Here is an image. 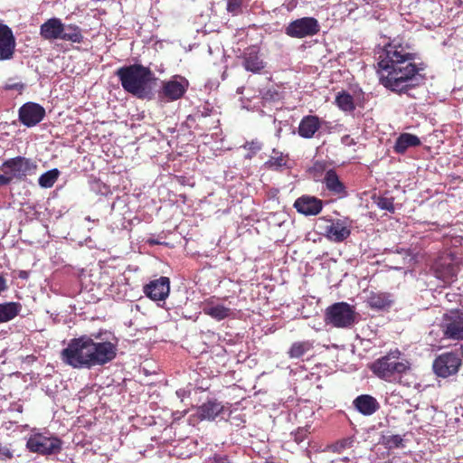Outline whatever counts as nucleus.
I'll list each match as a JSON object with an SVG mask.
<instances>
[{"label":"nucleus","mask_w":463,"mask_h":463,"mask_svg":"<svg viewBox=\"0 0 463 463\" xmlns=\"http://www.w3.org/2000/svg\"><path fill=\"white\" fill-rule=\"evenodd\" d=\"M378 66L381 83L394 92H406L421 78L414 63V54L395 40L385 46Z\"/></svg>","instance_id":"1"},{"label":"nucleus","mask_w":463,"mask_h":463,"mask_svg":"<svg viewBox=\"0 0 463 463\" xmlns=\"http://www.w3.org/2000/svg\"><path fill=\"white\" fill-rule=\"evenodd\" d=\"M117 345L109 341L95 342L90 336L73 338L61 353L62 362L73 368L90 369L112 361Z\"/></svg>","instance_id":"2"},{"label":"nucleus","mask_w":463,"mask_h":463,"mask_svg":"<svg viewBox=\"0 0 463 463\" xmlns=\"http://www.w3.org/2000/svg\"><path fill=\"white\" fill-rule=\"evenodd\" d=\"M371 370L379 378L387 382H401L411 372V364L398 349L390 351L371 364Z\"/></svg>","instance_id":"3"},{"label":"nucleus","mask_w":463,"mask_h":463,"mask_svg":"<svg viewBox=\"0 0 463 463\" xmlns=\"http://www.w3.org/2000/svg\"><path fill=\"white\" fill-rule=\"evenodd\" d=\"M123 89L138 98H145L149 93L152 80L151 71L140 64L123 66L116 71Z\"/></svg>","instance_id":"4"},{"label":"nucleus","mask_w":463,"mask_h":463,"mask_svg":"<svg viewBox=\"0 0 463 463\" xmlns=\"http://www.w3.org/2000/svg\"><path fill=\"white\" fill-rule=\"evenodd\" d=\"M357 317L354 307L345 302L335 303L326 312V323L338 328L351 327L357 322Z\"/></svg>","instance_id":"5"},{"label":"nucleus","mask_w":463,"mask_h":463,"mask_svg":"<svg viewBox=\"0 0 463 463\" xmlns=\"http://www.w3.org/2000/svg\"><path fill=\"white\" fill-rule=\"evenodd\" d=\"M61 445V440L54 435L40 432L33 433L26 442L29 451L43 456L60 453Z\"/></svg>","instance_id":"6"},{"label":"nucleus","mask_w":463,"mask_h":463,"mask_svg":"<svg viewBox=\"0 0 463 463\" xmlns=\"http://www.w3.org/2000/svg\"><path fill=\"white\" fill-rule=\"evenodd\" d=\"M38 168L37 163L24 156H16L5 160L0 166V169H5L12 182L15 180H24L27 175L36 174Z\"/></svg>","instance_id":"7"},{"label":"nucleus","mask_w":463,"mask_h":463,"mask_svg":"<svg viewBox=\"0 0 463 463\" xmlns=\"http://www.w3.org/2000/svg\"><path fill=\"white\" fill-rule=\"evenodd\" d=\"M320 30L318 21L314 17H302L290 22L285 28L287 35L292 38H305L316 35Z\"/></svg>","instance_id":"8"},{"label":"nucleus","mask_w":463,"mask_h":463,"mask_svg":"<svg viewBox=\"0 0 463 463\" xmlns=\"http://www.w3.org/2000/svg\"><path fill=\"white\" fill-rule=\"evenodd\" d=\"M189 86L188 80L179 75L172 77L169 80L162 82L158 96L161 99L170 102L181 99Z\"/></svg>","instance_id":"9"},{"label":"nucleus","mask_w":463,"mask_h":463,"mask_svg":"<svg viewBox=\"0 0 463 463\" xmlns=\"http://www.w3.org/2000/svg\"><path fill=\"white\" fill-rule=\"evenodd\" d=\"M460 358L457 354L446 353L439 355L433 363V370L438 376L448 377L458 372Z\"/></svg>","instance_id":"10"},{"label":"nucleus","mask_w":463,"mask_h":463,"mask_svg":"<svg viewBox=\"0 0 463 463\" xmlns=\"http://www.w3.org/2000/svg\"><path fill=\"white\" fill-rule=\"evenodd\" d=\"M45 116L44 109L33 102L24 104L19 109V119L24 126L31 128L40 123Z\"/></svg>","instance_id":"11"},{"label":"nucleus","mask_w":463,"mask_h":463,"mask_svg":"<svg viewBox=\"0 0 463 463\" xmlns=\"http://www.w3.org/2000/svg\"><path fill=\"white\" fill-rule=\"evenodd\" d=\"M170 292V280L167 277H160L150 281L144 287V293L154 301H164Z\"/></svg>","instance_id":"12"},{"label":"nucleus","mask_w":463,"mask_h":463,"mask_svg":"<svg viewBox=\"0 0 463 463\" xmlns=\"http://www.w3.org/2000/svg\"><path fill=\"white\" fill-rule=\"evenodd\" d=\"M15 46L16 42L11 28L0 24V61L13 59Z\"/></svg>","instance_id":"13"},{"label":"nucleus","mask_w":463,"mask_h":463,"mask_svg":"<svg viewBox=\"0 0 463 463\" xmlns=\"http://www.w3.org/2000/svg\"><path fill=\"white\" fill-rule=\"evenodd\" d=\"M294 207L306 216L317 215L323 209V202L315 196L302 195L295 201Z\"/></svg>","instance_id":"14"},{"label":"nucleus","mask_w":463,"mask_h":463,"mask_svg":"<svg viewBox=\"0 0 463 463\" xmlns=\"http://www.w3.org/2000/svg\"><path fill=\"white\" fill-rule=\"evenodd\" d=\"M458 269V267L447 259H439L434 264L435 276L445 284H450L456 279Z\"/></svg>","instance_id":"15"},{"label":"nucleus","mask_w":463,"mask_h":463,"mask_svg":"<svg viewBox=\"0 0 463 463\" xmlns=\"http://www.w3.org/2000/svg\"><path fill=\"white\" fill-rule=\"evenodd\" d=\"M350 233L349 227L343 220L329 221L325 227V235L335 242L345 241Z\"/></svg>","instance_id":"16"},{"label":"nucleus","mask_w":463,"mask_h":463,"mask_svg":"<svg viewBox=\"0 0 463 463\" xmlns=\"http://www.w3.org/2000/svg\"><path fill=\"white\" fill-rule=\"evenodd\" d=\"M62 22L60 18H50L40 27V35L48 41L62 40Z\"/></svg>","instance_id":"17"},{"label":"nucleus","mask_w":463,"mask_h":463,"mask_svg":"<svg viewBox=\"0 0 463 463\" xmlns=\"http://www.w3.org/2000/svg\"><path fill=\"white\" fill-rule=\"evenodd\" d=\"M203 311L205 315H208L218 321L229 317L232 315V309L230 307L213 299L204 303Z\"/></svg>","instance_id":"18"},{"label":"nucleus","mask_w":463,"mask_h":463,"mask_svg":"<svg viewBox=\"0 0 463 463\" xmlns=\"http://www.w3.org/2000/svg\"><path fill=\"white\" fill-rule=\"evenodd\" d=\"M321 127V120L317 116L304 117L298 126V135L304 138H312Z\"/></svg>","instance_id":"19"},{"label":"nucleus","mask_w":463,"mask_h":463,"mask_svg":"<svg viewBox=\"0 0 463 463\" xmlns=\"http://www.w3.org/2000/svg\"><path fill=\"white\" fill-rule=\"evenodd\" d=\"M224 411V406L216 401H209L203 403L197 409V415L200 420H213Z\"/></svg>","instance_id":"20"},{"label":"nucleus","mask_w":463,"mask_h":463,"mask_svg":"<svg viewBox=\"0 0 463 463\" xmlns=\"http://www.w3.org/2000/svg\"><path fill=\"white\" fill-rule=\"evenodd\" d=\"M243 66L246 71L254 73L260 71L265 67V63L259 56L255 47L249 48L244 52Z\"/></svg>","instance_id":"21"},{"label":"nucleus","mask_w":463,"mask_h":463,"mask_svg":"<svg viewBox=\"0 0 463 463\" xmlns=\"http://www.w3.org/2000/svg\"><path fill=\"white\" fill-rule=\"evenodd\" d=\"M445 335L451 339H463V312L451 317L445 326Z\"/></svg>","instance_id":"22"},{"label":"nucleus","mask_w":463,"mask_h":463,"mask_svg":"<svg viewBox=\"0 0 463 463\" xmlns=\"http://www.w3.org/2000/svg\"><path fill=\"white\" fill-rule=\"evenodd\" d=\"M354 405L364 415H372L379 409V403L376 399L366 394L355 398Z\"/></svg>","instance_id":"23"},{"label":"nucleus","mask_w":463,"mask_h":463,"mask_svg":"<svg viewBox=\"0 0 463 463\" xmlns=\"http://www.w3.org/2000/svg\"><path fill=\"white\" fill-rule=\"evenodd\" d=\"M324 184L327 190L332 194L340 197L345 195V187L344 184L339 180L338 175L334 170H328L324 177Z\"/></svg>","instance_id":"24"},{"label":"nucleus","mask_w":463,"mask_h":463,"mask_svg":"<svg viewBox=\"0 0 463 463\" xmlns=\"http://www.w3.org/2000/svg\"><path fill=\"white\" fill-rule=\"evenodd\" d=\"M420 144V138L410 133L401 134L396 139L394 151L398 154H403L409 147L418 146Z\"/></svg>","instance_id":"25"},{"label":"nucleus","mask_w":463,"mask_h":463,"mask_svg":"<svg viewBox=\"0 0 463 463\" xmlns=\"http://www.w3.org/2000/svg\"><path fill=\"white\" fill-rule=\"evenodd\" d=\"M22 310V305L17 302L0 304V324L14 319Z\"/></svg>","instance_id":"26"},{"label":"nucleus","mask_w":463,"mask_h":463,"mask_svg":"<svg viewBox=\"0 0 463 463\" xmlns=\"http://www.w3.org/2000/svg\"><path fill=\"white\" fill-rule=\"evenodd\" d=\"M62 41L80 43L83 41L81 29L73 24H65L62 23Z\"/></svg>","instance_id":"27"},{"label":"nucleus","mask_w":463,"mask_h":463,"mask_svg":"<svg viewBox=\"0 0 463 463\" xmlns=\"http://www.w3.org/2000/svg\"><path fill=\"white\" fill-rule=\"evenodd\" d=\"M313 348L310 341L295 342L292 344L288 355L290 358H300Z\"/></svg>","instance_id":"28"},{"label":"nucleus","mask_w":463,"mask_h":463,"mask_svg":"<svg viewBox=\"0 0 463 463\" xmlns=\"http://www.w3.org/2000/svg\"><path fill=\"white\" fill-rule=\"evenodd\" d=\"M370 307L377 309H383L392 304V299L389 295L384 293L373 294L368 298Z\"/></svg>","instance_id":"29"},{"label":"nucleus","mask_w":463,"mask_h":463,"mask_svg":"<svg viewBox=\"0 0 463 463\" xmlns=\"http://www.w3.org/2000/svg\"><path fill=\"white\" fill-rule=\"evenodd\" d=\"M335 103L338 108L344 111H352L354 109L353 97L345 91L339 92L335 97Z\"/></svg>","instance_id":"30"},{"label":"nucleus","mask_w":463,"mask_h":463,"mask_svg":"<svg viewBox=\"0 0 463 463\" xmlns=\"http://www.w3.org/2000/svg\"><path fill=\"white\" fill-rule=\"evenodd\" d=\"M59 175L60 171L56 168L47 171L39 177V185L43 188H50L57 181Z\"/></svg>","instance_id":"31"},{"label":"nucleus","mask_w":463,"mask_h":463,"mask_svg":"<svg viewBox=\"0 0 463 463\" xmlns=\"http://www.w3.org/2000/svg\"><path fill=\"white\" fill-rule=\"evenodd\" d=\"M287 158L282 154H279L275 152V155L270 157V159L267 162V164L275 169H279L284 165H286Z\"/></svg>","instance_id":"32"},{"label":"nucleus","mask_w":463,"mask_h":463,"mask_svg":"<svg viewBox=\"0 0 463 463\" xmlns=\"http://www.w3.org/2000/svg\"><path fill=\"white\" fill-rule=\"evenodd\" d=\"M242 0H227V11L232 15L241 12Z\"/></svg>","instance_id":"33"},{"label":"nucleus","mask_w":463,"mask_h":463,"mask_svg":"<svg viewBox=\"0 0 463 463\" xmlns=\"http://www.w3.org/2000/svg\"><path fill=\"white\" fill-rule=\"evenodd\" d=\"M377 205L382 210L394 211L393 201L391 198L380 197L377 201Z\"/></svg>","instance_id":"34"},{"label":"nucleus","mask_w":463,"mask_h":463,"mask_svg":"<svg viewBox=\"0 0 463 463\" xmlns=\"http://www.w3.org/2000/svg\"><path fill=\"white\" fill-rule=\"evenodd\" d=\"M0 171H2V174H0V187L11 184L12 180L8 175L7 172L5 171V169H0Z\"/></svg>","instance_id":"35"},{"label":"nucleus","mask_w":463,"mask_h":463,"mask_svg":"<svg viewBox=\"0 0 463 463\" xmlns=\"http://www.w3.org/2000/svg\"><path fill=\"white\" fill-rule=\"evenodd\" d=\"M206 463H232L226 456L215 455L213 458H209Z\"/></svg>","instance_id":"36"},{"label":"nucleus","mask_w":463,"mask_h":463,"mask_svg":"<svg viewBox=\"0 0 463 463\" xmlns=\"http://www.w3.org/2000/svg\"><path fill=\"white\" fill-rule=\"evenodd\" d=\"M245 148L249 149L251 152V154H256L258 151L260 150L261 145L260 142L255 141L246 144Z\"/></svg>","instance_id":"37"},{"label":"nucleus","mask_w":463,"mask_h":463,"mask_svg":"<svg viewBox=\"0 0 463 463\" xmlns=\"http://www.w3.org/2000/svg\"><path fill=\"white\" fill-rule=\"evenodd\" d=\"M5 89L6 90H15L21 92L24 89V84L20 83V82L8 83L5 85Z\"/></svg>","instance_id":"38"},{"label":"nucleus","mask_w":463,"mask_h":463,"mask_svg":"<svg viewBox=\"0 0 463 463\" xmlns=\"http://www.w3.org/2000/svg\"><path fill=\"white\" fill-rule=\"evenodd\" d=\"M12 458V452L7 448H0V459Z\"/></svg>","instance_id":"39"},{"label":"nucleus","mask_w":463,"mask_h":463,"mask_svg":"<svg viewBox=\"0 0 463 463\" xmlns=\"http://www.w3.org/2000/svg\"><path fill=\"white\" fill-rule=\"evenodd\" d=\"M7 289L6 279L0 275V293Z\"/></svg>","instance_id":"40"},{"label":"nucleus","mask_w":463,"mask_h":463,"mask_svg":"<svg viewBox=\"0 0 463 463\" xmlns=\"http://www.w3.org/2000/svg\"><path fill=\"white\" fill-rule=\"evenodd\" d=\"M27 272L26 271H21L19 277L21 279H27Z\"/></svg>","instance_id":"41"},{"label":"nucleus","mask_w":463,"mask_h":463,"mask_svg":"<svg viewBox=\"0 0 463 463\" xmlns=\"http://www.w3.org/2000/svg\"><path fill=\"white\" fill-rule=\"evenodd\" d=\"M392 397H394V394H391L388 398H387V401L389 402Z\"/></svg>","instance_id":"42"},{"label":"nucleus","mask_w":463,"mask_h":463,"mask_svg":"<svg viewBox=\"0 0 463 463\" xmlns=\"http://www.w3.org/2000/svg\"><path fill=\"white\" fill-rule=\"evenodd\" d=\"M176 394H177L178 396H182V393H180V391H177V392H176Z\"/></svg>","instance_id":"43"},{"label":"nucleus","mask_w":463,"mask_h":463,"mask_svg":"<svg viewBox=\"0 0 463 463\" xmlns=\"http://www.w3.org/2000/svg\"><path fill=\"white\" fill-rule=\"evenodd\" d=\"M176 394H177L178 396H182V393H180V391H177V392H176Z\"/></svg>","instance_id":"44"}]
</instances>
